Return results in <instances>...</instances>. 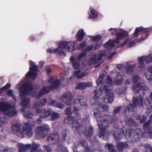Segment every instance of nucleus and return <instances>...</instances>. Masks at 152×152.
I'll use <instances>...</instances> for the list:
<instances>
[{
	"mask_svg": "<svg viewBox=\"0 0 152 152\" xmlns=\"http://www.w3.org/2000/svg\"><path fill=\"white\" fill-rule=\"evenodd\" d=\"M53 48H49L47 50V51L48 52L50 53H57L59 49L58 48H56V49H53Z\"/></svg>",
	"mask_w": 152,
	"mask_h": 152,
	"instance_id": "52",
	"label": "nucleus"
},
{
	"mask_svg": "<svg viewBox=\"0 0 152 152\" xmlns=\"http://www.w3.org/2000/svg\"><path fill=\"white\" fill-rule=\"evenodd\" d=\"M60 83V80L56 79L49 86V88L51 90H56L59 86Z\"/></svg>",
	"mask_w": 152,
	"mask_h": 152,
	"instance_id": "24",
	"label": "nucleus"
},
{
	"mask_svg": "<svg viewBox=\"0 0 152 152\" xmlns=\"http://www.w3.org/2000/svg\"><path fill=\"white\" fill-rule=\"evenodd\" d=\"M81 69H80L77 71H75L73 73V76H75L78 79V76H79L81 72Z\"/></svg>",
	"mask_w": 152,
	"mask_h": 152,
	"instance_id": "59",
	"label": "nucleus"
},
{
	"mask_svg": "<svg viewBox=\"0 0 152 152\" xmlns=\"http://www.w3.org/2000/svg\"><path fill=\"white\" fill-rule=\"evenodd\" d=\"M130 40L129 38L126 39L123 43L119 45V47L122 48L126 44L129 43V42Z\"/></svg>",
	"mask_w": 152,
	"mask_h": 152,
	"instance_id": "61",
	"label": "nucleus"
},
{
	"mask_svg": "<svg viewBox=\"0 0 152 152\" xmlns=\"http://www.w3.org/2000/svg\"><path fill=\"white\" fill-rule=\"evenodd\" d=\"M135 67L134 65H129L127 66L126 67V72L128 74L131 73L133 71L134 68Z\"/></svg>",
	"mask_w": 152,
	"mask_h": 152,
	"instance_id": "38",
	"label": "nucleus"
},
{
	"mask_svg": "<svg viewBox=\"0 0 152 152\" xmlns=\"http://www.w3.org/2000/svg\"><path fill=\"white\" fill-rule=\"evenodd\" d=\"M94 98H96L97 99H98L99 96H100V95L99 96L98 94V89H96L94 90Z\"/></svg>",
	"mask_w": 152,
	"mask_h": 152,
	"instance_id": "64",
	"label": "nucleus"
},
{
	"mask_svg": "<svg viewBox=\"0 0 152 152\" xmlns=\"http://www.w3.org/2000/svg\"><path fill=\"white\" fill-rule=\"evenodd\" d=\"M47 140L49 144H56L60 149L63 148V140L59 139L58 134H51L48 137Z\"/></svg>",
	"mask_w": 152,
	"mask_h": 152,
	"instance_id": "9",
	"label": "nucleus"
},
{
	"mask_svg": "<svg viewBox=\"0 0 152 152\" xmlns=\"http://www.w3.org/2000/svg\"><path fill=\"white\" fill-rule=\"evenodd\" d=\"M69 134V131L67 129L63 130L61 132V136L62 138L63 141H67V140H69V137L68 135Z\"/></svg>",
	"mask_w": 152,
	"mask_h": 152,
	"instance_id": "26",
	"label": "nucleus"
},
{
	"mask_svg": "<svg viewBox=\"0 0 152 152\" xmlns=\"http://www.w3.org/2000/svg\"><path fill=\"white\" fill-rule=\"evenodd\" d=\"M87 142L86 140H82L79 141L78 145L80 146L85 147L87 145Z\"/></svg>",
	"mask_w": 152,
	"mask_h": 152,
	"instance_id": "48",
	"label": "nucleus"
},
{
	"mask_svg": "<svg viewBox=\"0 0 152 152\" xmlns=\"http://www.w3.org/2000/svg\"><path fill=\"white\" fill-rule=\"evenodd\" d=\"M91 60L92 62L94 64L97 63L98 61L97 58H96V55H94L93 57L91 58Z\"/></svg>",
	"mask_w": 152,
	"mask_h": 152,
	"instance_id": "60",
	"label": "nucleus"
},
{
	"mask_svg": "<svg viewBox=\"0 0 152 152\" xmlns=\"http://www.w3.org/2000/svg\"><path fill=\"white\" fill-rule=\"evenodd\" d=\"M145 133H142V130L141 128H137L135 130L134 134L137 135V136H138L140 137H143L144 138H146L147 137V136L146 137L145 136V134H146L145 132Z\"/></svg>",
	"mask_w": 152,
	"mask_h": 152,
	"instance_id": "33",
	"label": "nucleus"
},
{
	"mask_svg": "<svg viewBox=\"0 0 152 152\" xmlns=\"http://www.w3.org/2000/svg\"><path fill=\"white\" fill-rule=\"evenodd\" d=\"M33 89V85L29 81L26 82L19 88V96L21 98V104L24 108H26L28 106L30 100V98H26V95H29L30 92Z\"/></svg>",
	"mask_w": 152,
	"mask_h": 152,
	"instance_id": "1",
	"label": "nucleus"
},
{
	"mask_svg": "<svg viewBox=\"0 0 152 152\" xmlns=\"http://www.w3.org/2000/svg\"><path fill=\"white\" fill-rule=\"evenodd\" d=\"M92 86V83L89 82H80L78 83L76 86V89H80L81 90H84L86 88Z\"/></svg>",
	"mask_w": 152,
	"mask_h": 152,
	"instance_id": "18",
	"label": "nucleus"
},
{
	"mask_svg": "<svg viewBox=\"0 0 152 152\" xmlns=\"http://www.w3.org/2000/svg\"><path fill=\"white\" fill-rule=\"evenodd\" d=\"M75 49V44L74 42L69 41L67 42V50L72 51Z\"/></svg>",
	"mask_w": 152,
	"mask_h": 152,
	"instance_id": "32",
	"label": "nucleus"
},
{
	"mask_svg": "<svg viewBox=\"0 0 152 152\" xmlns=\"http://www.w3.org/2000/svg\"><path fill=\"white\" fill-rule=\"evenodd\" d=\"M39 145L37 144L34 142H32V145H31V152H34L39 148Z\"/></svg>",
	"mask_w": 152,
	"mask_h": 152,
	"instance_id": "43",
	"label": "nucleus"
},
{
	"mask_svg": "<svg viewBox=\"0 0 152 152\" xmlns=\"http://www.w3.org/2000/svg\"><path fill=\"white\" fill-rule=\"evenodd\" d=\"M77 107H74V110L72 111V113L74 114V115L75 117H77L79 115V109L77 108Z\"/></svg>",
	"mask_w": 152,
	"mask_h": 152,
	"instance_id": "51",
	"label": "nucleus"
},
{
	"mask_svg": "<svg viewBox=\"0 0 152 152\" xmlns=\"http://www.w3.org/2000/svg\"><path fill=\"white\" fill-rule=\"evenodd\" d=\"M85 35L86 34L83 29H81L77 32L76 35V37L78 41H81L83 39Z\"/></svg>",
	"mask_w": 152,
	"mask_h": 152,
	"instance_id": "28",
	"label": "nucleus"
},
{
	"mask_svg": "<svg viewBox=\"0 0 152 152\" xmlns=\"http://www.w3.org/2000/svg\"><path fill=\"white\" fill-rule=\"evenodd\" d=\"M70 61L72 63V64L73 68L75 69H78L80 66V61H78L73 57L70 58Z\"/></svg>",
	"mask_w": 152,
	"mask_h": 152,
	"instance_id": "25",
	"label": "nucleus"
},
{
	"mask_svg": "<svg viewBox=\"0 0 152 152\" xmlns=\"http://www.w3.org/2000/svg\"><path fill=\"white\" fill-rule=\"evenodd\" d=\"M50 89L48 87H43L41 90L37 94L36 93L32 94L31 97H34L36 99H38L39 98L42 96L44 94H48L50 92Z\"/></svg>",
	"mask_w": 152,
	"mask_h": 152,
	"instance_id": "15",
	"label": "nucleus"
},
{
	"mask_svg": "<svg viewBox=\"0 0 152 152\" xmlns=\"http://www.w3.org/2000/svg\"><path fill=\"white\" fill-rule=\"evenodd\" d=\"M11 86V84L10 83H7L5 86L0 89V94L3 93L4 91L9 88Z\"/></svg>",
	"mask_w": 152,
	"mask_h": 152,
	"instance_id": "44",
	"label": "nucleus"
},
{
	"mask_svg": "<svg viewBox=\"0 0 152 152\" xmlns=\"http://www.w3.org/2000/svg\"><path fill=\"white\" fill-rule=\"evenodd\" d=\"M106 72L104 70H102L100 72L99 76V80H97L96 81V83L98 85H103V80L104 77L106 75Z\"/></svg>",
	"mask_w": 152,
	"mask_h": 152,
	"instance_id": "20",
	"label": "nucleus"
},
{
	"mask_svg": "<svg viewBox=\"0 0 152 152\" xmlns=\"http://www.w3.org/2000/svg\"><path fill=\"white\" fill-rule=\"evenodd\" d=\"M94 115L97 121L98 127L99 126H102L105 124L104 126H109V124H112L115 121V118L108 115H104L101 116V112L97 109L94 110Z\"/></svg>",
	"mask_w": 152,
	"mask_h": 152,
	"instance_id": "4",
	"label": "nucleus"
},
{
	"mask_svg": "<svg viewBox=\"0 0 152 152\" xmlns=\"http://www.w3.org/2000/svg\"><path fill=\"white\" fill-rule=\"evenodd\" d=\"M112 80L111 77L107 75L106 80V85L100 88L99 91L100 94L103 93H105V95L104 97L103 102L106 103H111L114 100V95L113 93L109 89V86L112 84Z\"/></svg>",
	"mask_w": 152,
	"mask_h": 152,
	"instance_id": "3",
	"label": "nucleus"
},
{
	"mask_svg": "<svg viewBox=\"0 0 152 152\" xmlns=\"http://www.w3.org/2000/svg\"><path fill=\"white\" fill-rule=\"evenodd\" d=\"M102 38V37L99 35H98L95 36L92 39V41L94 42H98L100 41Z\"/></svg>",
	"mask_w": 152,
	"mask_h": 152,
	"instance_id": "54",
	"label": "nucleus"
},
{
	"mask_svg": "<svg viewBox=\"0 0 152 152\" xmlns=\"http://www.w3.org/2000/svg\"><path fill=\"white\" fill-rule=\"evenodd\" d=\"M147 117L145 115H143L142 116V119H141L140 120L139 122L141 124L144 123L147 120Z\"/></svg>",
	"mask_w": 152,
	"mask_h": 152,
	"instance_id": "62",
	"label": "nucleus"
},
{
	"mask_svg": "<svg viewBox=\"0 0 152 152\" xmlns=\"http://www.w3.org/2000/svg\"><path fill=\"white\" fill-rule=\"evenodd\" d=\"M53 112V110L51 109H50L47 110L44 109L43 112L44 115L41 114L40 115V117L42 118H47L51 115V114H52Z\"/></svg>",
	"mask_w": 152,
	"mask_h": 152,
	"instance_id": "30",
	"label": "nucleus"
},
{
	"mask_svg": "<svg viewBox=\"0 0 152 152\" xmlns=\"http://www.w3.org/2000/svg\"><path fill=\"white\" fill-rule=\"evenodd\" d=\"M35 62L31 61H29V64L30 66L29 71L26 75L25 78L26 79H28L30 77L33 80H35L37 76V72L39 69L37 66L34 64Z\"/></svg>",
	"mask_w": 152,
	"mask_h": 152,
	"instance_id": "8",
	"label": "nucleus"
},
{
	"mask_svg": "<svg viewBox=\"0 0 152 152\" xmlns=\"http://www.w3.org/2000/svg\"><path fill=\"white\" fill-rule=\"evenodd\" d=\"M120 72H116L114 75L115 77L113 79V83L114 85L120 86L124 82L123 75L124 74H121Z\"/></svg>",
	"mask_w": 152,
	"mask_h": 152,
	"instance_id": "14",
	"label": "nucleus"
},
{
	"mask_svg": "<svg viewBox=\"0 0 152 152\" xmlns=\"http://www.w3.org/2000/svg\"><path fill=\"white\" fill-rule=\"evenodd\" d=\"M5 114L6 115L9 116L10 117H13L17 113L16 110L14 109H10Z\"/></svg>",
	"mask_w": 152,
	"mask_h": 152,
	"instance_id": "36",
	"label": "nucleus"
},
{
	"mask_svg": "<svg viewBox=\"0 0 152 152\" xmlns=\"http://www.w3.org/2000/svg\"><path fill=\"white\" fill-rule=\"evenodd\" d=\"M88 75V73L86 72H84L80 73L79 76H78V79H81Z\"/></svg>",
	"mask_w": 152,
	"mask_h": 152,
	"instance_id": "56",
	"label": "nucleus"
},
{
	"mask_svg": "<svg viewBox=\"0 0 152 152\" xmlns=\"http://www.w3.org/2000/svg\"><path fill=\"white\" fill-rule=\"evenodd\" d=\"M124 132L122 129H117L116 131H115L113 133V136L115 139L116 141L118 142L120 140L122 137V135L124 134Z\"/></svg>",
	"mask_w": 152,
	"mask_h": 152,
	"instance_id": "19",
	"label": "nucleus"
},
{
	"mask_svg": "<svg viewBox=\"0 0 152 152\" xmlns=\"http://www.w3.org/2000/svg\"><path fill=\"white\" fill-rule=\"evenodd\" d=\"M134 84L132 86V90L135 93L137 94L140 91H146L148 88L144 82H140L137 83V81L140 79V77L138 74L132 76V77Z\"/></svg>",
	"mask_w": 152,
	"mask_h": 152,
	"instance_id": "6",
	"label": "nucleus"
},
{
	"mask_svg": "<svg viewBox=\"0 0 152 152\" xmlns=\"http://www.w3.org/2000/svg\"><path fill=\"white\" fill-rule=\"evenodd\" d=\"M145 75L148 81H151L152 80V73L148 72H145Z\"/></svg>",
	"mask_w": 152,
	"mask_h": 152,
	"instance_id": "49",
	"label": "nucleus"
},
{
	"mask_svg": "<svg viewBox=\"0 0 152 152\" xmlns=\"http://www.w3.org/2000/svg\"><path fill=\"white\" fill-rule=\"evenodd\" d=\"M128 32L126 31L121 32H117L116 34V39H114V42L116 44H118L120 41L126 37L128 35Z\"/></svg>",
	"mask_w": 152,
	"mask_h": 152,
	"instance_id": "16",
	"label": "nucleus"
},
{
	"mask_svg": "<svg viewBox=\"0 0 152 152\" xmlns=\"http://www.w3.org/2000/svg\"><path fill=\"white\" fill-rule=\"evenodd\" d=\"M94 47L93 45H91L90 46H87L86 48L83 50L85 51H86V52L87 53V51H89L92 50L94 48Z\"/></svg>",
	"mask_w": 152,
	"mask_h": 152,
	"instance_id": "57",
	"label": "nucleus"
},
{
	"mask_svg": "<svg viewBox=\"0 0 152 152\" xmlns=\"http://www.w3.org/2000/svg\"><path fill=\"white\" fill-rule=\"evenodd\" d=\"M105 148H107L109 152H116V151L115 149V146L112 144L106 143Z\"/></svg>",
	"mask_w": 152,
	"mask_h": 152,
	"instance_id": "31",
	"label": "nucleus"
},
{
	"mask_svg": "<svg viewBox=\"0 0 152 152\" xmlns=\"http://www.w3.org/2000/svg\"><path fill=\"white\" fill-rule=\"evenodd\" d=\"M74 96L72 95L70 92L66 91L64 94L61 97V99L64 100L68 106H70L72 104V101L74 99Z\"/></svg>",
	"mask_w": 152,
	"mask_h": 152,
	"instance_id": "13",
	"label": "nucleus"
},
{
	"mask_svg": "<svg viewBox=\"0 0 152 152\" xmlns=\"http://www.w3.org/2000/svg\"><path fill=\"white\" fill-rule=\"evenodd\" d=\"M138 59L139 64L138 67L141 69H143L145 67V65L144 64L143 62H145L146 64L152 62V56L151 55H149L147 56H142L139 57Z\"/></svg>",
	"mask_w": 152,
	"mask_h": 152,
	"instance_id": "10",
	"label": "nucleus"
},
{
	"mask_svg": "<svg viewBox=\"0 0 152 152\" xmlns=\"http://www.w3.org/2000/svg\"><path fill=\"white\" fill-rule=\"evenodd\" d=\"M24 126L22 127L21 130L22 124L18 123L13 124L12 126V129L13 132L16 134L20 137L23 138L25 135L29 137H31L33 134L32 131V129L30 122H25L23 124Z\"/></svg>",
	"mask_w": 152,
	"mask_h": 152,
	"instance_id": "2",
	"label": "nucleus"
},
{
	"mask_svg": "<svg viewBox=\"0 0 152 152\" xmlns=\"http://www.w3.org/2000/svg\"><path fill=\"white\" fill-rule=\"evenodd\" d=\"M139 99L137 96H133V104H130L125 109L124 111L126 115L128 113H130L134 111L135 108L137 105H139L140 107L141 108L144 107L143 97L140 95L139 96Z\"/></svg>",
	"mask_w": 152,
	"mask_h": 152,
	"instance_id": "5",
	"label": "nucleus"
},
{
	"mask_svg": "<svg viewBox=\"0 0 152 152\" xmlns=\"http://www.w3.org/2000/svg\"><path fill=\"white\" fill-rule=\"evenodd\" d=\"M74 118L72 116H70L67 119V123L68 124H71L73 123L74 120Z\"/></svg>",
	"mask_w": 152,
	"mask_h": 152,
	"instance_id": "55",
	"label": "nucleus"
},
{
	"mask_svg": "<svg viewBox=\"0 0 152 152\" xmlns=\"http://www.w3.org/2000/svg\"><path fill=\"white\" fill-rule=\"evenodd\" d=\"M81 127V125L78 120H75L73 123L72 129L74 130L78 131Z\"/></svg>",
	"mask_w": 152,
	"mask_h": 152,
	"instance_id": "34",
	"label": "nucleus"
},
{
	"mask_svg": "<svg viewBox=\"0 0 152 152\" xmlns=\"http://www.w3.org/2000/svg\"><path fill=\"white\" fill-rule=\"evenodd\" d=\"M86 54L87 53L86 52V51H85L83 50L82 52L79 55L78 58H77V60L80 61L81 59L83 58Z\"/></svg>",
	"mask_w": 152,
	"mask_h": 152,
	"instance_id": "47",
	"label": "nucleus"
},
{
	"mask_svg": "<svg viewBox=\"0 0 152 152\" xmlns=\"http://www.w3.org/2000/svg\"><path fill=\"white\" fill-rule=\"evenodd\" d=\"M87 101L86 98L83 96H79L74 100L75 105L77 104L76 106L78 107L80 106L85 105Z\"/></svg>",
	"mask_w": 152,
	"mask_h": 152,
	"instance_id": "17",
	"label": "nucleus"
},
{
	"mask_svg": "<svg viewBox=\"0 0 152 152\" xmlns=\"http://www.w3.org/2000/svg\"><path fill=\"white\" fill-rule=\"evenodd\" d=\"M142 26L136 28L135 31L133 34L134 37L138 36V35H141L142 34Z\"/></svg>",
	"mask_w": 152,
	"mask_h": 152,
	"instance_id": "35",
	"label": "nucleus"
},
{
	"mask_svg": "<svg viewBox=\"0 0 152 152\" xmlns=\"http://www.w3.org/2000/svg\"><path fill=\"white\" fill-rule=\"evenodd\" d=\"M122 108V107L121 106L116 107L113 111V114L115 115H116L119 113L121 110Z\"/></svg>",
	"mask_w": 152,
	"mask_h": 152,
	"instance_id": "53",
	"label": "nucleus"
},
{
	"mask_svg": "<svg viewBox=\"0 0 152 152\" xmlns=\"http://www.w3.org/2000/svg\"><path fill=\"white\" fill-rule=\"evenodd\" d=\"M50 104L51 105L58 108L60 109H62L64 107V105L60 102H57L55 100H51L50 101Z\"/></svg>",
	"mask_w": 152,
	"mask_h": 152,
	"instance_id": "29",
	"label": "nucleus"
},
{
	"mask_svg": "<svg viewBox=\"0 0 152 152\" xmlns=\"http://www.w3.org/2000/svg\"><path fill=\"white\" fill-rule=\"evenodd\" d=\"M105 124L101 126H99L98 127L99 129V134L98 136L101 138L103 137L104 139L105 140H107L110 136V132L106 131V128L108 126H105Z\"/></svg>",
	"mask_w": 152,
	"mask_h": 152,
	"instance_id": "11",
	"label": "nucleus"
},
{
	"mask_svg": "<svg viewBox=\"0 0 152 152\" xmlns=\"http://www.w3.org/2000/svg\"><path fill=\"white\" fill-rule=\"evenodd\" d=\"M23 115L24 117L28 118H31L33 116L32 113L29 111L24 112Z\"/></svg>",
	"mask_w": 152,
	"mask_h": 152,
	"instance_id": "41",
	"label": "nucleus"
},
{
	"mask_svg": "<svg viewBox=\"0 0 152 152\" xmlns=\"http://www.w3.org/2000/svg\"><path fill=\"white\" fill-rule=\"evenodd\" d=\"M82 132L86 135V136L88 138H90L93 135L94 133L93 128L92 127H90L88 129V131H87L86 129H83Z\"/></svg>",
	"mask_w": 152,
	"mask_h": 152,
	"instance_id": "27",
	"label": "nucleus"
},
{
	"mask_svg": "<svg viewBox=\"0 0 152 152\" xmlns=\"http://www.w3.org/2000/svg\"><path fill=\"white\" fill-rule=\"evenodd\" d=\"M71 107L70 106V107H67L65 110V113L67 115H71L72 113V112L71 111Z\"/></svg>",
	"mask_w": 152,
	"mask_h": 152,
	"instance_id": "50",
	"label": "nucleus"
},
{
	"mask_svg": "<svg viewBox=\"0 0 152 152\" xmlns=\"http://www.w3.org/2000/svg\"><path fill=\"white\" fill-rule=\"evenodd\" d=\"M19 152H25L27 150H30L31 148V144L24 145L18 144Z\"/></svg>",
	"mask_w": 152,
	"mask_h": 152,
	"instance_id": "21",
	"label": "nucleus"
},
{
	"mask_svg": "<svg viewBox=\"0 0 152 152\" xmlns=\"http://www.w3.org/2000/svg\"><path fill=\"white\" fill-rule=\"evenodd\" d=\"M51 120L53 121L56 120L59 117V114L58 113L54 112L53 111L51 114Z\"/></svg>",
	"mask_w": 152,
	"mask_h": 152,
	"instance_id": "46",
	"label": "nucleus"
},
{
	"mask_svg": "<svg viewBox=\"0 0 152 152\" xmlns=\"http://www.w3.org/2000/svg\"><path fill=\"white\" fill-rule=\"evenodd\" d=\"M152 116H150L149 119L143 125L142 127L144 132L149 135L150 138L152 139Z\"/></svg>",
	"mask_w": 152,
	"mask_h": 152,
	"instance_id": "12",
	"label": "nucleus"
},
{
	"mask_svg": "<svg viewBox=\"0 0 152 152\" xmlns=\"http://www.w3.org/2000/svg\"><path fill=\"white\" fill-rule=\"evenodd\" d=\"M115 43L114 42V40H113L110 39L104 45V47L107 48H109V47H114L115 45Z\"/></svg>",
	"mask_w": 152,
	"mask_h": 152,
	"instance_id": "37",
	"label": "nucleus"
},
{
	"mask_svg": "<svg viewBox=\"0 0 152 152\" xmlns=\"http://www.w3.org/2000/svg\"><path fill=\"white\" fill-rule=\"evenodd\" d=\"M43 148L45 152H52L51 149L49 145H47L43 146Z\"/></svg>",
	"mask_w": 152,
	"mask_h": 152,
	"instance_id": "58",
	"label": "nucleus"
},
{
	"mask_svg": "<svg viewBox=\"0 0 152 152\" xmlns=\"http://www.w3.org/2000/svg\"><path fill=\"white\" fill-rule=\"evenodd\" d=\"M86 46V43L85 42H83L80 44L78 46V48L81 49L84 48Z\"/></svg>",
	"mask_w": 152,
	"mask_h": 152,
	"instance_id": "63",
	"label": "nucleus"
},
{
	"mask_svg": "<svg viewBox=\"0 0 152 152\" xmlns=\"http://www.w3.org/2000/svg\"><path fill=\"white\" fill-rule=\"evenodd\" d=\"M142 34L144 33H147V34L146 36V38H147L149 36V33L151 31V29L150 28H144L142 26Z\"/></svg>",
	"mask_w": 152,
	"mask_h": 152,
	"instance_id": "45",
	"label": "nucleus"
},
{
	"mask_svg": "<svg viewBox=\"0 0 152 152\" xmlns=\"http://www.w3.org/2000/svg\"><path fill=\"white\" fill-rule=\"evenodd\" d=\"M91 11L90 12L89 16L90 17L94 18H96L97 16V13L93 8L91 7L90 8Z\"/></svg>",
	"mask_w": 152,
	"mask_h": 152,
	"instance_id": "39",
	"label": "nucleus"
},
{
	"mask_svg": "<svg viewBox=\"0 0 152 152\" xmlns=\"http://www.w3.org/2000/svg\"><path fill=\"white\" fill-rule=\"evenodd\" d=\"M10 104H6L5 102L0 103V111L4 113L7 112L9 109Z\"/></svg>",
	"mask_w": 152,
	"mask_h": 152,
	"instance_id": "22",
	"label": "nucleus"
},
{
	"mask_svg": "<svg viewBox=\"0 0 152 152\" xmlns=\"http://www.w3.org/2000/svg\"><path fill=\"white\" fill-rule=\"evenodd\" d=\"M129 145L125 142H119L116 145V147L119 151H121L127 148Z\"/></svg>",
	"mask_w": 152,
	"mask_h": 152,
	"instance_id": "23",
	"label": "nucleus"
},
{
	"mask_svg": "<svg viewBox=\"0 0 152 152\" xmlns=\"http://www.w3.org/2000/svg\"><path fill=\"white\" fill-rule=\"evenodd\" d=\"M144 104L145 106L148 108H149L151 106V104H152V102L148 97H147L144 101Z\"/></svg>",
	"mask_w": 152,
	"mask_h": 152,
	"instance_id": "42",
	"label": "nucleus"
},
{
	"mask_svg": "<svg viewBox=\"0 0 152 152\" xmlns=\"http://www.w3.org/2000/svg\"><path fill=\"white\" fill-rule=\"evenodd\" d=\"M49 131V126L46 124H44L37 127L35 130L36 138L40 139L44 137L47 136Z\"/></svg>",
	"mask_w": 152,
	"mask_h": 152,
	"instance_id": "7",
	"label": "nucleus"
},
{
	"mask_svg": "<svg viewBox=\"0 0 152 152\" xmlns=\"http://www.w3.org/2000/svg\"><path fill=\"white\" fill-rule=\"evenodd\" d=\"M67 42L65 41L60 42L59 44V47L58 48V49L60 48L63 49H65L67 50Z\"/></svg>",
	"mask_w": 152,
	"mask_h": 152,
	"instance_id": "40",
	"label": "nucleus"
}]
</instances>
